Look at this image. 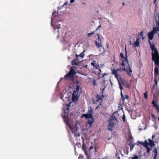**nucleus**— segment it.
<instances>
[{
	"instance_id": "obj_1",
	"label": "nucleus",
	"mask_w": 159,
	"mask_h": 159,
	"mask_svg": "<svg viewBox=\"0 0 159 159\" xmlns=\"http://www.w3.org/2000/svg\"><path fill=\"white\" fill-rule=\"evenodd\" d=\"M125 54L124 56L123 54L121 52L120 54V60L122 62L121 65L124 66V68H122V70L124 71H125L126 69L125 67V65L127 64L128 67V69H126V71L127 72V75L130 77L131 76V75L130 73L132 72V70L131 69L130 66L129 64L128 61L127 59V52L125 48Z\"/></svg>"
},
{
	"instance_id": "obj_2",
	"label": "nucleus",
	"mask_w": 159,
	"mask_h": 159,
	"mask_svg": "<svg viewBox=\"0 0 159 159\" xmlns=\"http://www.w3.org/2000/svg\"><path fill=\"white\" fill-rule=\"evenodd\" d=\"M152 60L154 61L155 67L154 69V77H158L159 75V54L158 53H152Z\"/></svg>"
},
{
	"instance_id": "obj_3",
	"label": "nucleus",
	"mask_w": 159,
	"mask_h": 159,
	"mask_svg": "<svg viewBox=\"0 0 159 159\" xmlns=\"http://www.w3.org/2000/svg\"><path fill=\"white\" fill-rule=\"evenodd\" d=\"M157 31L156 28H153L151 32H149L148 35L149 39L148 42L149 43L150 48L152 50V52H153V53H157L158 52L155 48V45L154 43H152L150 40L153 39L154 34L157 33Z\"/></svg>"
},
{
	"instance_id": "obj_4",
	"label": "nucleus",
	"mask_w": 159,
	"mask_h": 159,
	"mask_svg": "<svg viewBox=\"0 0 159 159\" xmlns=\"http://www.w3.org/2000/svg\"><path fill=\"white\" fill-rule=\"evenodd\" d=\"M91 65L93 67L91 69L92 72L96 75H100L102 71L100 68V67L98 63H97L96 61L93 60V62H92Z\"/></svg>"
},
{
	"instance_id": "obj_5",
	"label": "nucleus",
	"mask_w": 159,
	"mask_h": 159,
	"mask_svg": "<svg viewBox=\"0 0 159 159\" xmlns=\"http://www.w3.org/2000/svg\"><path fill=\"white\" fill-rule=\"evenodd\" d=\"M119 70V69L115 70V69L111 70L112 72V74L114 75L116 78L117 79L118 81L119 88L122 92V90L123 89V87L122 86V84L123 83L124 79H122L120 75L117 74V70Z\"/></svg>"
},
{
	"instance_id": "obj_6",
	"label": "nucleus",
	"mask_w": 159,
	"mask_h": 159,
	"mask_svg": "<svg viewBox=\"0 0 159 159\" xmlns=\"http://www.w3.org/2000/svg\"><path fill=\"white\" fill-rule=\"evenodd\" d=\"M104 88L103 90H102V89H101V92L99 94H97L96 98H97V100H96V102H98L99 101H100V104L98 106L96 107V109H98L99 106L101 105L102 102V101L103 98H104V96L103 95L104 93Z\"/></svg>"
},
{
	"instance_id": "obj_7",
	"label": "nucleus",
	"mask_w": 159,
	"mask_h": 159,
	"mask_svg": "<svg viewBox=\"0 0 159 159\" xmlns=\"http://www.w3.org/2000/svg\"><path fill=\"white\" fill-rule=\"evenodd\" d=\"M82 61V59L80 57L78 56V55H76V59L73 60L72 61V65L77 66Z\"/></svg>"
},
{
	"instance_id": "obj_8",
	"label": "nucleus",
	"mask_w": 159,
	"mask_h": 159,
	"mask_svg": "<svg viewBox=\"0 0 159 159\" xmlns=\"http://www.w3.org/2000/svg\"><path fill=\"white\" fill-rule=\"evenodd\" d=\"M98 38L97 40L95 41V44L96 46L99 49H104L101 40L100 39L99 35L98 34Z\"/></svg>"
},
{
	"instance_id": "obj_9",
	"label": "nucleus",
	"mask_w": 159,
	"mask_h": 159,
	"mask_svg": "<svg viewBox=\"0 0 159 159\" xmlns=\"http://www.w3.org/2000/svg\"><path fill=\"white\" fill-rule=\"evenodd\" d=\"M75 73L74 70L71 69L68 73L65 75L64 78L66 80H68L69 78H71L73 76Z\"/></svg>"
},
{
	"instance_id": "obj_10",
	"label": "nucleus",
	"mask_w": 159,
	"mask_h": 159,
	"mask_svg": "<svg viewBox=\"0 0 159 159\" xmlns=\"http://www.w3.org/2000/svg\"><path fill=\"white\" fill-rule=\"evenodd\" d=\"M137 143V145L141 144L146 148L148 154L150 153V151L152 150V149L148 147H147L146 145L147 144V143H145V141L144 142H143L142 141H138Z\"/></svg>"
},
{
	"instance_id": "obj_11",
	"label": "nucleus",
	"mask_w": 159,
	"mask_h": 159,
	"mask_svg": "<svg viewBox=\"0 0 159 159\" xmlns=\"http://www.w3.org/2000/svg\"><path fill=\"white\" fill-rule=\"evenodd\" d=\"M80 94V92L73 91L72 94V101H75L77 100L78 99Z\"/></svg>"
},
{
	"instance_id": "obj_12",
	"label": "nucleus",
	"mask_w": 159,
	"mask_h": 159,
	"mask_svg": "<svg viewBox=\"0 0 159 159\" xmlns=\"http://www.w3.org/2000/svg\"><path fill=\"white\" fill-rule=\"evenodd\" d=\"M114 126V122L113 121V120L111 119L108 124L107 129L110 131H112Z\"/></svg>"
},
{
	"instance_id": "obj_13",
	"label": "nucleus",
	"mask_w": 159,
	"mask_h": 159,
	"mask_svg": "<svg viewBox=\"0 0 159 159\" xmlns=\"http://www.w3.org/2000/svg\"><path fill=\"white\" fill-rule=\"evenodd\" d=\"M82 149L83 150L85 154L87 156V158L88 159H89V153L88 151H87V150L88 149V148H87L84 143L82 144Z\"/></svg>"
},
{
	"instance_id": "obj_14",
	"label": "nucleus",
	"mask_w": 159,
	"mask_h": 159,
	"mask_svg": "<svg viewBox=\"0 0 159 159\" xmlns=\"http://www.w3.org/2000/svg\"><path fill=\"white\" fill-rule=\"evenodd\" d=\"M93 113V108L90 107V127L94 122V120L92 116Z\"/></svg>"
},
{
	"instance_id": "obj_15",
	"label": "nucleus",
	"mask_w": 159,
	"mask_h": 159,
	"mask_svg": "<svg viewBox=\"0 0 159 159\" xmlns=\"http://www.w3.org/2000/svg\"><path fill=\"white\" fill-rule=\"evenodd\" d=\"M148 141L149 143L146 140L145 141V143H147V144L146 145L147 147H148V146L150 145L151 148H150L152 149V148L153 146L155 145L154 142V141L152 140L151 139H148Z\"/></svg>"
},
{
	"instance_id": "obj_16",
	"label": "nucleus",
	"mask_w": 159,
	"mask_h": 159,
	"mask_svg": "<svg viewBox=\"0 0 159 159\" xmlns=\"http://www.w3.org/2000/svg\"><path fill=\"white\" fill-rule=\"evenodd\" d=\"M152 152H153V154H152V158H153V159H157L158 154V152L157 148H154Z\"/></svg>"
},
{
	"instance_id": "obj_17",
	"label": "nucleus",
	"mask_w": 159,
	"mask_h": 159,
	"mask_svg": "<svg viewBox=\"0 0 159 159\" xmlns=\"http://www.w3.org/2000/svg\"><path fill=\"white\" fill-rule=\"evenodd\" d=\"M139 39L138 38L137 39L136 42H134L133 43V45L134 47H139V46L140 43L139 42Z\"/></svg>"
},
{
	"instance_id": "obj_18",
	"label": "nucleus",
	"mask_w": 159,
	"mask_h": 159,
	"mask_svg": "<svg viewBox=\"0 0 159 159\" xmlns=\"http://www.w3.org/2000/svg\"><path fill=\"white\" fill-rule=\"evenodd\" d=\"M84 117H85L86 118L88 119L87 121V124L89 125V114L88 113L86 114H84L82 115L81 117L82 118Z\"/></svg>"
},
{
	"instance_id": "obj_19",
	"label": "nucleus",
	"mask_w": 159,
	"mask_h": 159,
	"mask_svg": "<svg viewBox=\"0 0 159 159\" xmlns=\"http://www.w3.org/2000/svg\"><path fill=\"white\" fill-rule=\"evenodd\" d=\"M121 97L123 102L126 99H128L129 98V96L128 95H123L122 92H121Z\"/></svg>"
},
{
	"instance_id": "obj_20",
	"label": "nucleus",
	"mask_w": 159,
	"mask_h": 159,
	"mask_svg": "<svg viewBox=\"0 0 159 159\" xmlns=\"http://www.w3.org/2000/svg\"><path fill=\"white\" fill-rule=\"evenodd\" d=\"M90 82L93 86H97V85L96 80L94 78H90Z\"/></svg>"
},
{
	"instance_id": "obj_21",
	"label": "nucleus",
	"mask_w": 159,
	"mask_h": 159,
	"mask_svg": "<svg viewBox=\"0 0 159 159\" xmlns=\"http://www.w3.org/2000/svg\"><path fill=\"white\" fill-rule=\"evenodd\" d=\"M159 78L158 77H154V82H155V84L154 85H153V88L154 89V88L155 87V86H157V80H159Z\"/></svg>"
},
{
	"instance_id": "obj_22",
	"label": "nucleus",
	"mask_w": 159,
	"mask_h": 159,
	"mask_svg": "<svg viewBox=\"0 0 159 159\" xmlns=\"http://www.w3.org/2000/svg\"><path fill=\"white\" fill-rule=\"evenodd\" d=\"M136 143H130L128 145L129 146L130 148V150L131 151H132L134 147L136 145Z\"/></svg>"
},
{
	"instance_id": "obj_23",
	"label": "nucleus",
	"mask_w": 159,
	"mask_h": 159,
	"mask_svg": "<svg viewBox=\"0 0 159 159\" xmlns=\"http://www.w3.org/2000/svg\"><path fill=\"white\" fill-rule=\"evenodd\" d=\"M143 31H142L140 32V34L139 35V36H140V39H141L142 40H143L144 39V37H143Z\"/></svg>"
},
{
	"instance_id": "obj_24",
	"label": "nucleus",
	"mask_w": 159,
	"mask_h": 159,
	"mask_svg": "<svg viewBox=\"0 0 159 159\" xmlns=\"http://www.w3.org/2000/svg\"><path fill=\"white\" fill-rule=\"evenodd\" d=\"M123 84L127 88H129L130 86V84L128 83L127 82H125Z\"/></svg>"
},
{
	"instance_id": "obj_25",
	"label": "nucleus",
	"mask_w": 159,
	"mask_h": 159,
	"mask_svg": "<svg viewBox=\"0 0 159 159\" xmlns=\"http://www.w3.org/2000/svg\"><path fill=\"white\" fill-rule=\"evenodd\" d=\"M154 28H156L157 31H159V21L158 22H157L156 27Z\"/></svg>"
},
{
	"instance_id": "obj_26",
	"label": "nucleus",
	"mask_w": 159,
	"mask_h": 159,
	"mask_svg": "<svg viewBox=\"0 0 159 159\" xmlns=\"http://www.w3.org/2000/svg\"><path fill=\"white\" fill-rule=\"evenodd\" d=\"M58 12L57 11V12H56V11H54L52 13V19H53L55 18V17H56V15L57 14H58Z\"/></svg>"
},
{
	"instance_id": "obj_27",
	"label": "nucleus",
	"mask_w": 159,
	"mask_h": 159,
	"mask_svg": "<svg viewBox=\"0 0 159 159\" xmlns=\"http://www.w3.org/2000/svg\"><path fill=\"white\" fill-rule=\"evenodd\" d=\"M80 135L79 133V132H77V131H76L75 133L74 134V136L75 137H78L80 136Z\"/></svg>"
},
{
	"instance_id": "obj_28",
	"label": "nucleus",
	"mask_w": 159,
	"mask_h": 159,
	"mask_svg": "<svg viewBox=\"0 0 159 159\" xmlns=\"http://www.w3.org/2000/svg\"><path fill=\"white\" fill-rule=\"evenodd\" d=\"M152 103L153 104V106L154 107H156L158 105L156 104V103L155 102L154 100H153L152 102Z\"/></svg>"
},
{
	"instance_id": "obj_29",
	"label": "nucleus",
	"mask_w": 159,
	"mask_h": 159,
	"mask_svg": "<svg viewBox=\"0 0 159 159\" xmlns=\"http://www.w3.org/2000/svg\"><path fill=\"white\" fill-rule=\"evenodd\" d=\"M80 87L79 85H77L76 87V89L75 90H74V91H76L77 92H80Z\"/></svg>"
},
{
	"instance_id": "obj_30",
	"label": "nucleus",
	"mask_w": 159,
	"mask_h": 159,
	"mask_svg": "<svg viewBox=\"0 0 159 159\" xmlns=\"http://www.w3.org/2000/svg\"><path fill=\"white\" fill-rule=\"evenodd\" d=\"M122 119L124 122H126L125 116L124 114H123V115L122 116Z\"/></svg>"
},
{
	"instance_id": "obj_31",
	"label": "nucleus",
	"mask_w": 159,
	"mask_h": 159,
	"mask_svg": "<svg viewBox=\"0 0 159 159\" xmlns=\"http://www.w3.org/2000/svg\"><path fill=\"white\" fill-rule=\"evenodd\" d=\"M76 145L79 148L81 147V143L79 142H77L76 143Z\"/></svg>"
},
{
	"instance_id": "obj_32",
	"label": "nucleus",
	"mask_w": 159,
	"mask_h": 159,
	"mask_svg": "<svg viewBox=\"0 0 159 159\" xmlns=\"http://www.w3.org/2000/svg\"><path fill=\"white\" fill-rule=\"evenodd\" d=\"M144 96L145 98L147 99L148 98V94L147 92L144 93Z\"/></svg>"
},
{
	"instance_id": "obj_33",
	"label": "nucleus",
	"mask_w": 159,
	"mask_h": 159,
	"mask_svg": "<svg viewBox=\"0 0 159 159\" xmlns=\"http://www.w3.org/2000/svg\"><path fill=\"white\" fill-rule=\"evenodd\" d=\"M71 130L72 133H75V132L77 131V129H72Z\"/></svg>"
},
{
	"instance_id": "obj_34",
	"label": "nucleus",
	"mask_w": 159,
	"mask_h": 159,
	"mask_svg": "<svg viewBox=\"0 0 159 159\" xmlns=\"http://www.w3.org/2000/svg\"><path fill=\"white\" fill-rule=\"evenodd\" d=\"M131 159H138V157L136 155H134V157L131 158Z\"/></svg>"
},
{
	"instance_id": "obj_35",
	"label": "nucleus",
	"mask_w": 159,
	"mask_h": 159,
	"mask_svg": "<svg viewBox=\"0 0 159 159\" xmlns=\"http://www.w3.org/2000/svg\"><path fill=\"white\" fill-rule=\"evenodd\" d=\"M53 27L55 29H58L60 28V26L59 25H56V26H54Z\"/></svg>"
},
{
	"instance_id": "obj_36",
	"label": "nucleus",
	"mask_w": 159,
	"mask_h": 159,
	"mask_svg": "<svg viewBox=\"0 0 159 159\" xmlns=\"http://www.w3.org/2000/svg\"><path fill=\"white\" fill-rule=\"evenodd\" d=\"M95 148V150L96 151V148L95 145H94V146L92 145L90 147V150H91L92 149H93V148Z\"/></svg>"
},
{
	"instance_id": "obj_37",
	"label": "nucleus",
	"mask_w": 159,
	"mask_h": 159,
	"mask_svg": "<svg viewBox=\"0 0 159 159\" xmlns=\"http://www.w3.org/2000/svg\"><path fill=\"white\" fill-rule=\"evenodd\" d=\"M78 56L80 57H81V59H82L84 56V54L82 53L80 54V55H78Z\"/></svg>"
},
{
	"instance_id": "obj_38",
	"label": "nucleus",
	"mask_w": 159,
	"mask_h": 159,
	"mask_svg": "<svg viewBox=\"0 0 159 159\" xmlns=\"http://www.w3.org/2000/svg\"><path fill=\"white\" fill-rule=\"evenodd\" d=\"M155 109L157 111L159 112V106L158 105L155 107Z\"/></svg>"
},
{
	"instance_id": "obj_39",
	"label": "nucleus",
	"mask_w": 159,
	"mask_h": 159,
	"mask_svg": "<svg viewBox=\"0 0 159 159\" xmlns=\"http://www.w3.org/2000/svg\"><path fill=\"white\" fill-rule=\"evenodd\" d=\"M152 116L154 119H156L157 118V116H155L154 114H151Z\"/></svg>"
},
{
	"instance_id": "obj_40",
	"label": "nucleus",
	"mask_w": 159,
	"mask_h": 159,
	"mask_svg": "<svg viewBox=\"0 0 159 159\" xmlns=\"http://www.w3.org/2000/svg\"><path fill=\"white\" fill-rule=\"evenodd\" d=\"M83 158V156L80 155L79 157L78 158L79 159H82Z\"/></svg>"
},
{
	"instance_id": "obj_41",
	"label": "nucleus",
	"mask_w": 159,
	"mask_h": 159,
	"mask_svg": "<svg viewBox=\"0 0 159 159\" xmlns=\"http://www.w3.org/2000/svg\"><path fill=\"white\" fill-rule=\"evenodd\" d=\"M106 75V73H104L103 74L102 76L101 77V78H103L104 77V76Z\"/></svg>"
},
{
	"instance_id": "obj_42",
	"label": "nucleus",
	"mask_w": 159,
	"mask_h": 159,
	"mask_svg": "<svg viewBox=\"0 0 159 159\" xmlns=\"http://www.w3.org/2000/svg\"><path fill=\"white\" fill-rule=\"evenodd\" d=\"M64 121L66 123L68 121L67 119L66 118L65 119H64Z\"/></svg>"
},
{
	"instance_id": "obj_43",
	"label": "nucleus",
	"mask_w": 159,
	"mask_h": 159,
	"mask_svg": "<svg viewBox=\"0 0 159 159\" xmlns=\"http://www.w3.org/2000/svg\"><path fill=\"white\" fill-rule=\"evenodd\" d=\"M67 3H68L67 2H66L64 3V4L62 6V7H64V6H65V5H67Z\"/></svg>"
},
{
	"instance_id": "obj_44",
	"label": "nucleus",
	"mask_w": 159,
	"mask_h": 159,
	"mask_svg": "<svg viewBox=\"0 0 159 159\" xmlns=\"http://www.w3.org/2000/svg\"><path fill=\"white\" fill-rule=\"evenodd\" d=\"M101 25H99V26H98V27L96 29V30H98V29H99V28L101 27Z\"/></svg>"
},
{
	"instance_id": "obj_45",
	"label": "nucleus",
	"mask_w": 159,
	"mask_h": 159,
	"mask_svg": "<svg viewBox=\"0 0 159 159\" xmlns=\"http://www.w3.org/2000/svg\"><path fill=\"white\" fill-rule=\"evenodd\" d=\"M157 0H154V4H155L156 5H157V3H156V2Z\"/></svg>"
},
{
	"instance_id": "obj_46",
	"label": "nucleus",
	"mask_w": 159,
	"mask_h": 159,
	"mask_svg": "<svg viewBox=\"0 0 159 159\" xmlns=\"http://www.w3.org/2000/svg\"><path fill=\"white\" fill-rule=\"evenodd\" d=\"M155 136L154 134H153L152 136V139H153V138H154L155 137Z\"/></svg>"
},
{
	"instance_id": "obj_47",
	"label": "nucleus",
	"mask_w": 159,
	"mask_h": 159,
	"mask_svg": "<svg viewBox=\"0 0 159 159\" xmlns=\"http://www.w3.org/2000/svg\"><path fill=\"white\" fill-rule=\"evenodd\" d=\"M74 1V0H70V2L71 3H73Z\"/></svg>"
},
{
	"instance_id": "obj_48",
	"label": "nucleus",
	"mask_w": 159,
	"mask_h": 159,
	"mask_svg": "<svg viewBox=\"0 0 159 159\" xmlns=\"http://www.w3.org/2000/svg\"><path fill=\"white\" fill-rule=\"evenodd\" d=\"M122 5H125V3H124V2H122Z\"/></svg>"
},
{
	"instance_id": "obj_49",
	"label": "nucleus",
	"mask_w": 159,
	"mask_h": 159,
	"mask_svg": "<svg viewBox=\"0 0 159 159\" xmlns=\"http://www.w3.org/2000/svg\"><path fill=\"white\" fill-rule=\"evenodd\" d=\"M89 35H90L89 33H88V37L89 36Z\"/></svg>"
},
{
	"instance_id": "obj_50",
	"label": "nucleus",
	"mask_w": 159,
	"mask_h": 159,
	"mask_svg": "<svg viewBox=\"0 0 159 159\" xmlns=\"http://www.w3.org/2000/svg\"><path fill=\"white\" fill-rule=\"evenodd\" d=\"M93 34V33H90V35H91L92 34Z\"/></svg>"
},
{
	"instance_id": "obj_51",
	"label": "nucleus",
	"mask_w": 159,
	"mask_h": 159,
	"mask_svg": "<svg viewBox=\"0 0 159 159\" xmlns=\"http://www.w3.org/2000/svg\"><path fill=\"white\" fill-rule=\"evenodd\" d=\"M103 65H104L103 64L101 66V67H102Z\"/></svg>"
},
{
	"instance_id": "obj_52",
	"label": "nucleus",
	"mask_w": 159,
	"mask_h": 159,
	"mask_svg": "<svg viewBox=\"0 0 159 159\" xmlns=\"http://www.w3.org/2000/svg\"><path fill=\"white\" fill-rule=\"evenodd\" d=\"M62 97H61V99H62Z\"/></svg>"
},
{
	"instance_id": "obj_53",
	"label": "nucleus",
	"mask_w": 159,
	"mask_h": 159,
	"mask_svg": "<svg viewBox=\"0 0 159 159\" xmlns=\"http://www.w3.org/2000/svg\"><path fill=\"white\" fill-rule=\"evenodd\" d=\"M89 110H88V112L89 113Z\"/></svg>"
},
{
	"instance_id": "obj_54",
	"label": "nucleus",
	"mask_w": 159,
	"mask_h": 159,
	"mask_svg": "<svg viewBox=\"0 0 159 159\" xmlns=\"http://www.w3.org/2000/svg\"><path fill=\"white\" fill-rule=\"evenodd\" d=\"M87 65H86V66H85V67H87Z\"/></svg>"
},
{
	"instance_id": "obj_55",
	"label": "nucleus",
	"mask_w": 159,
	"mask_h": 159,
	"mask_svg": "<svg viewBox=\"0 0 159 159\" xmlns=\"http://www.w3.org/2000/svg\"><path fill=\"white\" fill-rule=\"evenodd\" d=\"M57 38H59V35H58L57 36Z\"/></svg>"
},
{
	"instance_id": "obj_56",
	"label": "nucleus",
	"mask_w": 159,
	"mask_h": 159,
	"mask_svg": "<svg viewBox=\"0 0 159 159\" xmlns=\"http://www.w3.org/2000/svg\"><path fill=\"white\" fill-rule=\"evenodd\" d=\"M69 107H68L67 109H68Z\"/></svg>"
}]
</instances>
